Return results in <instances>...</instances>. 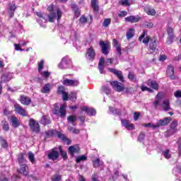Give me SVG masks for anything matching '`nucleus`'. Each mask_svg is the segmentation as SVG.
Returning <instances> with one entry per match:
<instances>
[{
	"label": "nucleus",
	"mask_w": 181,
	"mask_h": 181,
	"mask_svg": "<svg viewBox=\"0 0 181 181\" xmlns=\"http://www.w3.org/2000/svg\"><path fill=\"white\" fill-rule=\"evenodd\" d=\"M176 132H177V122L173 121L170 125V129L167 131V135L170 136L176 134Z\"/></svg>",
	"instance_id": "10"
},
{
	"label": "nucleus",
	"mask_w": 181,
	"mask_h": 181,
	"mask_svg": "<svg viewBox=\"0 0 181 181\" xmlns=\"http://www.w3.org/2000/svg\"><path fill=\"white\" fill-rule=\"evenodd\" d=\"M110 73H113L122 82H124V76H122V71L114 69L112 68H108Z\"/></svg>",
	"instance_id": "18"
},
{
	"label": "nucleus",
	"mask_w": 181,
	"mask_h": 181,
	"mask_svg": "<svg viewBox=\"0 0 181 181\" xmlns=\"http://www.w3.org/2000/svg\"><path fill=\"white\" fill-rule=\"evenodd\" d=\"M64 80L62 81V84L69 87H77L80 84V81L76 79H69L66 78V75L63 76Z\"/></svg>",
	"instance_id": "6"
},
{
	"label": "nucleus",
	"mask_w": 181,
	"mask_h": 181,
	"mask_svg": "<svg viewBox=\"0 0 181 181\" xmlns=\"http://www.w3.org/2000/svg\"><path fill=\"white\" fill-rule=\"evenodd\" d=\"M47 11L50 12V14L48 16V19L49 22H54V19H56V17H57V21L62 19V16H63V12L62 11V9H60V8H57L56 10L57 13H55L54 12V5L51 4L49 6H48Z\"/></svg>",
	"instance_id": "2"
},
{
	"label": "nucleus",
	"mask_w": 181,
	"mask_h": 181,
	"mask_svg": "<svg viewBox=\"0 0 181 181\" xmlns=\"http://www.w3.org/2000/svg\"><path fill=\"white\" fill-rule=\"evenodd\" d=\"M14 110L16 114H18V115H22V117H28V112L25 110V108L21 106L20 104L16 103L14 105Z\"/></svg>",
	"instance_id": "8"
},
{
	"label": "nucleus",
	"mask_w": 181,
	"mask_h": 181,
	"mask_svg": "<svg viewBox=\"0 0 181 181\" xmlns=\"http://www.w3.org/2000/svg\"><path fill=\"white\" fill-rule=\"evenodd\" d=\"M144 26H145V28H148V29H151V28H153V23H146Z\"/></svg>",
	"instance_id": "63"
},
{
	"label": "nucleus",
	"mask_w": 181,
	"mask_h": 181,
	"mask_svg": "<svg viewBox=\"0 0 181 181\" xmlns=\"http://www.w3.org/2000/svg\"><path fill=\"white\" fill-rule=\"evenodd\" d=\"M102 90L105 94H111V89H110V88H108L107 86H103L102 87Z\"/></svg>",
	"instance_id": "49"
},
{
	"label": "nucleus",
	"mask_w": 181,
	"mask_h": 181,
	"mask_svg": "<svg viewBox=\"0 0 181 181\" xmlns=\"http://www.w3.org/2000/svg\"><path fill=\"white\" fill-rule=\"evenodd\" d=\"M127 77L129 80H130V81H133V82L136 81V76H135V74H134L133 72H129Z\"/></svg>",
	"instance_id": "41"
},
{
	"label": "nucleus",
	"mask_w": 181,
	"mask_h": 181,
	"mask_svg": "<svg viewBox=\"0 0 181 181\" xmlns=\"http://www.w3.org/2000/svg\"><path fill=\"white\" fill-rule=\"evenodd\" d=\"M54 132H56L54 130L45 132L46 138H52L54 135Z\"/></svg>",
	"instance_id": "48"
},
{
	"label": "nucleus",
	"mask_w": 181,
	"mask_h": 181,
	"mask_svg": "<svg viewBox=\"0 0 181 181\" xmlns=\"http://www.w3.org/2000/svg\"><path fill=\"white\" fill-rule=\"evenodd\" d=\"M160 103H162V93H158L156 96V100L153 102V105L156 109H158L159 105H160ZM160 107L163 111H170L172 110V107H170V103L169 102V100L165 99L163 101V103L160 105Z\"/></svg>",
	"instance_id": "1"
},
{
	"label": "nucleus",
	"mask_w": 181,
	"mask_h": 181,
	"mask_svg": "<svg viewBox=\"0 0 181 181\" xmlns=\"http://www.w3.org/2000/svg\"><path fill=\"white\" fill-rule=\"evenodd\" d=\"M15 11H16V6L15 4H8V14L10 19L14 16Z\"/></svg>",
	"instance_id": "20"
},
{
	"label": "nucleus",
	"mask_w": 181,
	"mask_h": 181,
	"mask_svg": "<svg viewBox=\"0 0 181 181\" xmlns=\"http://www.w3.org/2000/svg\"><path fill=\"white\" fill-rule=\"evenodd\" d=\"M134 32H135V29H134V28L129 29V32H127L126 34L127 40L132 39V37H134V36H135Z\"/></svg>",
	"instance_id": "31"
},
{
	"label": "nucleus",
	"mask_w": 181,
	"mask_h": 181,
	"mask_svg": "<svg viewBox=\"0 0 181 181\" xmlns=\"http://www.w3.org/2000/svg\"><path fill=\"white\" fill-rule=\"evenodd\" d=\"M112 63H114V59L110 58V59H106L105 61L104 57H101L98 63V69H99L100 73L101 74H104V73H105V71H104V66H111Z\"/></svg>",
	"instance_id": "3"
},
{
	"label": "nucleus",
	"mask_w": 181,
	"mask_h": 181,
	"mask_svg": "<svg viewBox=\"0 0 181 181\" xmlns=\"http://www.w3.org/2000/svg\"><path fill=\"white\" fill-rule=\"evenodd\" d=\"M59 152L61 153L63 159H67V153L62 149V147H59Z\"/></svg>",
	"instance_id": "51"
},
{
	"label": "nucleus",
	"mask_w": 181,
	"mask_h": 181,
	"mask_svg": "<svg viewBox=\"0 0 181 181\" xmlns=\"http://www.w3.org/2000/svg\"><path fill=\"white\" fill-rule=\"evenodd\" d=\"M10 120L13 128H18L21 125V121L15 116H11Z\"/></svg>",
	"instance_id": "22"
},
{
	"label": "nucleus",
	"mask_w": 181,
	"mask_h": 181,
	"mask_svg": "<svg viewBox=\"0 0 181 181\" xmlns=\"http://www.w3.org/2000/svg\"><path fill=\"white\" fill-rule=\"evenodd\" d=\"M112 45L114 46V47H116V49H117V52L119 56H121V54H122L121 44H119V42H118V40H117V39H113Z\"/></svg>",
	"instance_id": "27"
},
{
	"label": "nucleus",
	"mask_w": 181,
	"mask_h": 181,
	"mask_svg": "<svg viewBox=\"0 0 181 181\" xmlns=\"http://www.w3.org/2000/svg\"><path fill=\"white\" fill-rule=\"evenodd\" d=\"M144 139H145V133L141 132L139 135L137 141H139V142H142V141H144Z\"/></svg>",
	"instance_id": "52"
},
{
	"label": "nucleus",
	"mask_w": 181,
	"mask_h": 181,
	"mask_svg": "<svg viewBox=\"0 0 181 181\" xmlns=\"http://www.w3.org/2000/svg\"><path fill=\"white\" fill-rule=\"evenodd\" d=\"M3 124V129L4 131H9V123L6 120L1 122Z\"/></svg>",
	"instance_id": "47"
},
{
	"label": "nucleus",
	"mask_w": 181,
	"mask_h": 181,
	"mask_svg": "<svg viewBox=\"0 0 181 181\" xmlns=\"http://www.w3.org/2000/svg\"><path fill=\"white\" fill-rule=\"evenodd\" d=\"M113 90L117 93H121L125 90V87L122 86V83H119L118 81H113L110 82Z\"/></svg>",
	"instance_id": "7"
},
{
	"label": "nucleus",
	"mask_w": 181,
	"mask_h": 181,
	"mask_svg": "<svg viewBox=\"0 0 181 181\" xmlns=\"http://www.w3.org/2000/svg\"><path fill=\"white\" fill-rule=\"evenodd\" d=\"M170 151L169 149L163 151L162 154L164 158H165V159H170V158H172V156L170 155V153H169Z\"/></svg>",
	"instance_id": "42"
},
{
	"label": "nucleus",
	"mask_w": 181,
	"mask_h": 181,
	"mask_svg": "<svg viewBox=\"0 0 181 181\" xmlns=\"http://www.w3.org/2000/svg\"><path fill=\"white\" fill-rule=\"evenodd\" d=\"M20 102L23 105H30L32 103V99H30L28 96L25 95H21L20 96Z\"/></svg>",
	"instance_id": "16"
},
{
	"label": "nucleus",
	"mask_w": 181,
	"mask_h": 181,
	"mask_svg": "<svg viewBox=\"0 0 181 181\" xmlns=\"http://www.w3.org/2000/svg\"><path fill=\"white\" fill-rule=\"evenodd\" d=\"M29 126L33 132H39L40 131V125L33 118L29 119Z\"/></svg>",
	"instance_id": "9"
},
{
	"label": "nucleus",
	"mask_w": 181,
	"mask_h": 181,
	"mask_svg": "<svg viewBox=\"0 0 181 181\" xmlns=\"http://www.w3.org/2000/svg\"><path fill=\"white\" fill-rule=\"evenodd\" d=\"M99 45L102 49V53L107 56L110 53V45L104 42V41H100Z\"/></svg>",
	"instance_id": "14"
},
{
	"label": "nucleus",
	"mask_w": 181,
	"mask_h": 181,
	"mask_svg": "<svg viewBox=\"0 0 181 181\" xmlns=\"http://www.w3.org/2000/svg\"><path fill=\"white\" fill-rule=\"evenodd\" d=\"M49 92H50V83H47L41 89V93H43L44 94H47V93H49Z\"/></svg>",
	"instance_id": "36"
},
{
	"label": "nucleus",
	"mask_w": 181,
	"mask_h": 181,
	"mask_svg": "<svg viewBox=\"0 0 181 181\" xmlns=\"http://www.w3.org/2000/svg\"><path fill=\"white\" fill-rule=\"evenodd\" d=\"M57 132V136H58L59 139H62V141H63L64 142H69V139H67V137H66V136H64V134H62L60 132Z\"/></svg>",
	"instance_id": "35"
},
{
	"label": "nucleus",
	"mask_w": 181,
	"mask_h": 181,
	"mask_svg": "<svg viewBox=\"0 0 181 181\" xmlns=\"http://www.w3.org/2000/svg\"><path fill=\"white\" fill-rule=\"evenodd\" d=\"M141 91H148V93H153V90L152 89L144 85L141 86Z\"/></svg>",
	"instance_id": "53"
},
{
	"label": "nucleus",
	"mask_w": 181,
	"mask_h": 181,
	"mask_svg": "<svg viewBox=\"0 0 181 181\" xmlns=\"http://www.w3.org/2000/svg\"><path fill=\"white\" fill-rule=\"evenodd\" d=\"M91 5L95 12H98L100 8L98 7V0H91Z\"/></svg>",
	"instance_id": "32"
},
{
	"label": "nucleus",
	"mask_w": 181,
	"mask_h": 181,
	"mask_svg": "<svg viewBox=\"0 0 181 181\" xmlns=\"http://www.w3.org/2000/svg\"><path fill=\"white\" fill-rule=\"evenodd\" d=\"M146 84H148L149 87H151L153 90H156V91L159 90V83H158V82L156 81L148 80L146 81Z\"/></svg>",
	"instance_id": "26"
},
{
	"label": "nucleus",
	"mask_w": 181,
	"mask_h": 181,
	"mask_svg": "<svg viewBox=\"0 0 181 181\" xmlns=\"http://www.w3.org/2000/svg\"><path fill=\"white\" fill-rule=\"evenodd\" d=\"M74 12L76 18H78V16H80V10L76 6H74Z\"/></svg>",
	"instance_id": "56"
},
{
	"label": "nucleus",
	"mask_w": 181,
	"mask_h": 181,
	"mask_svg": "<svg viewBox=\"0 0 181 181\" xmlns=\"http://www.w3.org/2000/svg\"><path fill=\"white\" fill-rule=\"evenodd\" d=\"M68 152L71 156H74V153H78L80 152V148L77 146H71L68 148Z\"/></svg>",
	"instance_id": "24"
},
{
	"label": "nucleus",
	"mask_w": 181,
	"mask_h": 181,
	"mask_svg": "<svg viewBox=\"0 0 181 181\" xmlns=\"http://www.w3.org/2000/svg\"><path fill=\"white\" fill-rule=\"evenodd\" d=\"M86 57L89 60H94L95 59V51L93 47H90L86 50Z\"/></svg>",
	"instance_id": "13"
},
{
	"label": "nucleus",
	"mask_w": 181,
	"mask_h": 181,
	"mask_svg": "<svg viewBox=\"0 0 181 181\" xmlns=\"http://www.w3.org/2000/svg\"><path fill=\"white\" fill-rule=\"evenodd\" d=\"M18 173L23 175V176H28L29 175V168L26 164H21L20 168L17 170Z\"/></svg>",
	"instance_id": "11"
},
{
	"label": "nucleus",
	"mask_w": 181,
	"mask_h": 181,
	"mask_svg": "<svg viewBox=\"0 0 181 181\" xmlns=\"http://www.w3.org/2000/svg\"><path fill=\"white\" fill-rule=\"evenodd\" d=\"M40 124L46 127V125H50L52 124V120H50V117L47 115H43L40 119Z\"/></svg>",
	"instance_id": "23"
},
{
	"label": "nucleus",
	"mask_w": 181,
	"mask_h": 181,
	"mask_svg": "<svg viewBox=\"0 0 181 181\" xmlns=\"http://www.w3.org/2000/svg\"><path fill=\"white\" fill-rule=\"evenodd\" d=\"M0 144L2 148H8V141L3 136H0Z\"/></svg>",
	"instance_id": "39"
},
{
	"label": "nucleus",
	"mask_w": 181,
	"mask_h": 181,
	"mask_svg": "<svg viewBox=\"0 0 181 181\" xmlns=\"http://www.w3.org/2000/svg\"><path fill=\"white\" fill-rule=\"evenodd\" d=\"M53 114L54 115H57L58 117H61V118H64L66 115L67 114V111L66 110V104L61 105L59 110L54 108L52 110Z\"/></svg>",
	"instance_id": "5"
},
{
	"label": "nucleus",
	"mask_w": 181,
	"mask_h": 181,
	"mask_svg": "<svg viewBox=\"0 0 181 181\" xmlns=\"http://www.w3.org/2000/svg\"><path fill=\"white\" fill-rule=\"evenodd\" d=\"M94 168H100V166H103L104 165V162L99 160V158H96L93 161Z\"/></svg>",
	"instance_id": "37"
},
{
	"label": "nucleus",
	"mask_w": 181,
	"mask_h": 181,
	"mask_svg": "<svg viewBox=\"0 0 181 181\" xmlns=\"http://www.w3.org/2000/svg\"><path fill=\"white\" fill-rule=\"evenodd\" d=\"M149 46H150V49L148 53L150 54L152 53H154L155 50H156V37H153L152 39H151Z\"/></svg>",
	"instance_id": "21"
},
{
	"label": "nucleus",
	"mask_w": 181,
	"mask_h": 181,
	"mask_svg": "<svg viewBox=\"0 0 181 181\" xmlns=\"http://www.w3.org/2000/svg\"><path fill=\"white\" fill-rule=\"evenodd\" d=\"M44 66H45V61L41 60L40 62V63L38 64V71H39V73H40V71H42V70H43Z\"/></svg>",
	"instance_id": "50"
},
{
	"label": "nucleus",
	"mask_w": 181,
	"mask_h": 181,
	"mask_svg": "<svg viewBox=\"0 0 181 181\" xmlns=\"http://www.w3.org/2000/svg\"><path fill=\"white\" fill-rule=\"evenodd\" d=\"M62 180V176L59 175H54L52 177V181H60Z\"/></svg>",
	"instance_id": "55"
},
{
	"label": "nucleus",
	"mask_w": 181,
	"mask_h": 181,
	"mask_svg": "<svg viewBox=\"0 0 181 181\" xmlns=\"http://www.w3.org/2000/svg\"><path fill=\"white\" fill-rule=\"evenodd\" d=\"M142 127H145V128H153V129H156V128H159V124H155L153 123H148V124H143Z\"/></svg>",
	"instance_id": "34"
},
{
	"label": "nucleus",
	"mask_w": 181,
	"mask_h": 181,
	"mask_svg": "<svg viewBox=\"0 0 181 181\" xmlns=\"http://www.w3.org/2000/svg\"><path fill=\"white\" fill-rule=\"evenodd\" d=\"M170 121H172V117H165L163 119H159L158 122L160 124V126L163 127L165 125H168V124H169Z\"/></svg>",
	"instance_id": "28"
},
{
	"label": "nucleus",
	"mask_w": 181,
	"mask_h": 181,
	"mask_svg": "<svg viewBox=\"0 0 181 181\" xmlns=\"http://www.w3.org/2000/svg\"><path fill=\"white\" fill-rule=\"evenodd\" d=\"M110 111H111L112 112V114H119V110L112 107H109Z\"/></svg>",
	"instance_id": "59"
},
{
	"label": "nucleus",
	"mask_w": 181,
	"mask_h": 181,
	"mask_svg": "<svg viewBox=\"0 0 181 181\" xmlns=\"http://www.w3.org/2000/svg\"><path fill=\"white\" fill-rule=\"evenodd\" d=\"M28 159L31 163H36V160L35 159V154L32 151L28 152Z\"/></svg>",
	"instance_id": "38"
},
{
	"label": "nucleus",
	"mask_w": 181,
	"mask_h": 181,
	"mask_svg": "<svg viewBox=\"0 0 181 181\" xmlns=\"http://www.w3.org/2000/svg\"><path fill=\"white\" fill-rule=\"evenodd\" d=\"M81 23H86L87 22V18L82 16L79 19Z\"/></svg>",
	"instance_id": "64"
},
{
	"label": "nucleus",
	"mask_w": 181,
	"mask_h": 181,
	"mask_svg": "<svg viewBox=\"0 0 181 181\" xmlns=\"http://www.w3.org/2000/svg\"><path fill=\"white\" fill-rule=\"evenodd\" d=\"M122 124L123 125V127L127 128L128 125L129 124V121L127 119H122Z\"/></svg>",
	"instance_id": "60"
},
{
	"label": "nucleus",
	"mask_w": 181,
	"mask_h": 181,
	"mask_svg": "<svg viewBox=\"0 0 181 181\" xmlns=\"http://www.w3.org/2000/svg\"><path fill=\"white\" fill-rule=\"evenodd\" d=\"M147 31H144L143 33L141 35V36L139 37V42H142V39L146 36Z\"/></svg>",
	"instance_id": "62"
},
{
	"label": "nucleus",
	"mask_w": 181,
	"mask_h": 181,
	"mask_svg": "<svg viewBox=\"0 0 181 181\" xmlns=\"http://www.w3.org/2000/svg\"><path fill=\"white\" fill-rule=\"evenodd\" d=\"M174 95L175 97H176V98H181V90H177L174 93Z\"/></svg>",
	"instance_id": "61"
},
{
	"label": "nucleus",
	"mask_w": 181,
	"mask_h": 181,
	"mask_svg": "<svg viewBox=\"0 0 181 181\" xmlns=\"http://www.w3.org/2000/svg\"><path fill=\"white\" fill-rule=\"evenodd\" d=\"M111 24V18H105L103 23V26L104 28H108Z\"/></svg>",
	"instance_id": "43"
},
{
	"label": "nucleus",
	"mask_w": 181,
	"mask_h": 181,
	"mask_svg": "<svg viewBox=\"0 0 181 181\" xmlns=\"http://www.w3.org/2000/svg\"><path fill=\"white\" fill-rule=\"evenodd\" d=\"M167 33L169 36V40L170 42H173V39L175 38V35L173 34V28L171 27H168Z\"/></svg>",
	"instance_id": "29"
},
{
	"label": "nucleus",
	"mask_w": 181,
	"mask_h": 181,
	"mask_svg": "<svg viewBox=\"0 0 181 181\" xmlns=\"http://www.w3.org/2000/svg\"><path fill=\"white\" fill-rule=\"evenodd\" d=\"M57 93L62 95L64 101H67L69 100V93L66 92V89L63 86H59L57 90Z\"/></svg>",
	"instance_id": "15"
},
{
	"label": "nucleus",
	"mask_w": 181,
	"mask_h": 181,
	"mask_svg": "<svg viewBox=\"0 0 181 181\" xmlns=\"http://www.w3.org/2000/svg\"><path fill=\"white\" fill-rule=\"evenodd\" d=\"M41 76H43V77H45V78H49L50 77V72L49 71H40V72Z\"/></svg>",
	"instance_id": "54"
},
{
	"label": "nucleus",
	"mask_w": 181,
	"mask_h": 181,
	"mask_svg": "<svg viewBox=\"0 0 181 181\" xmlns=\"http://www.w3.org/2000/svg\"><path fill=\"white\" fill-rule=\"evenodd\" d=\"M119 4L122 6H129L131 5V3H129V0H120L119 1Z\"/></svg>",
	"instance_id": "44"
},
{
	"label": "nucleus",
	"mask_w": 181,
	"mask_h": 181,
	"mask_svg": "<svg viewBox=\"0 0 181 181\" xmlns=\"http://www.w3.org/2000/svg\"><path fill=\"white\" fill-rule=\"evenodd\" d=\"M82 160H87V156L82 155L78 157H76V163H80V162H81Z\"/></svg>",
	"instance_id": "46"
},
{
	"label": "nucleus",
	"mask_w": 181,
	"mask_h": 181,
	"mask_svg": "<svg viewBox=\"0 0 181 181\" xmlns=\"http://www.w3.org/2000/svg\"><path fill=\"white\" fill-rule=\"evenodd\" d=\"M146 12L147 14L151 15V16H155V15H156V11L153 8H146Z\"/></svg>",
	"instance_id": "40"
},
{
	"label": "nucleus",
	"mask_w": 181,
	"mask_h": 181,
	"mask_svg": "<svg viewBox=\"0 0 181 181\" xmlns=\"http://www.w3.org/2000/svg\"><path fill=\"white\" fill-rule=\"evenodd\" d=\"M67 121L69 124H72V125L76 126V121H77V117L76 115H70L67 117Z\"/></svg>",
	"instance_id": "33"
},
{
	"label": "nucleus",
	"mask_w": 181,
	"mask_h": 181,
	"mask_svg": "<svg viewBox=\"0 0 181 181\" xmlns=\"http://www.w3.org/2000/svg\"><path fill=\"white\" fill-rule=\"evenodd\" d=\"M124 21L126 22H129L130 23H136L137 22H139V21H141V17H139V16H129L128 17H126L124 18Z\"/></svg>",
	"instance_id": "19"
},
{
	"label": "nucleus",
	"mask_w": 181,
	"mask_h": 181,
	"mask_svg": "<svg viewBox=\"0 0 181 181\" xmlns=\"http://www.w3.org/2000/svg\"><path fill=\"white\" fill-rule=\"evenodd\" d=\"M73 66V62L69 56L62 58L60 64H59V69H70Z\"/></svg>",
	"instance_id": "4"
},
{
	"label": "nucleus",
	"mask_w": 181,
	"mask_h": 181,
	"mask_svg": "<svg viewBox=\"0 0 181 181\" xmlns=\"http://www.w3.org/2000/svg\"><path fill=\"white\" fill-rule=\"evenodd\" d=\"M59 151H54V149H52L51 151L48 153V158L51 160H57L59 159Z\"/></svg>",
	"instance_id": "17"
},
{
	"label": "nucleus",
	"mask_w": 181,
	"mask_h": 181,
	"mask_svg": "<svg viewBox=\"0 0 181 181\" xmlns=\"http://www.w3.org/2000/svg\"><path fill=\"white\" fill-rule=\"evenodd\" d=\"M141 116V112H135L134 114V121H138V119Z\"/></svg>",
	"instance_id": "58"
},
{
	"label": "nucleus",
	"mask_w": 181,
	"mask_h": 181,
	"mask_svg": "<svg viewBox=\"0 0 181 181\" xmlns=\"http://www.w3.org/2000/svg\"><path fill=\"white\" fill-rule=\"evenodd\" d=\"M166 75L171 80H176V76H175V68L172 65H168L167 67Z\"/></svg>",
	"instance_id": "12"
},
{
	"label": "nucleus",
	"mask_w": 181,
	"mask_h": 181,
	"mask_svg": "<svg viewBox=\"0 0 181 181\" xmlns=\"http://www.w3.org/2000/svg\"><path fill=\"white\" fill-rule=\"evenodd\" d=\"M149 40L151 42V37H149V35H146V37L143 40V43L144 45H148L149 43Z\"/></svg>",
	"instance_id": "57"
},
{
	"label": "nucleus",
	"mask_w": 181,
	"mask_h": 181,
	"mask_svg": "<svg viewBox=\"0 0 181 181\" xmlns=\"http://www.w3.org/2000/svg\"><path fill=\"white\" fill-rule=\"evenodd\" d=\"M18 162L19 165H25V163H26L23 153H21L18 155Z\"/></svg>",
	"instance_id": "30"
},
{
	"label": "nucleus",
	"mask_w": 181,
	"mask_h": 181,
	"mask_svg": "<svg viewBox=\"0 0 181 181\" xmlns=\"http://www.w3.org/2000/svg\"><path fill=\"white\" fill-rule=\"evenodd\" d=\"M68 98L71 101H76V100H77V94L74 92H72L69 95H68Z\"/></svg>",
	"instance_id": "45"
},
{
	"label": "nucleus",
	"mask_w": 181,
	"mask_h": 181,
	"mask_svg": "<svg viewBox=\"0 0 181 181\" xmlns=\"http://www.w3.org/2000/svg\"><path fill=\"white\" fill-rule=\"evenodd\" d=\"M82 111H84L88 114V115H95L97 114V112L95 110L91 108V107H88L87 106H83L81 107Z\"/></svg>",
	"instance_id": "25"
}]
</instances>
